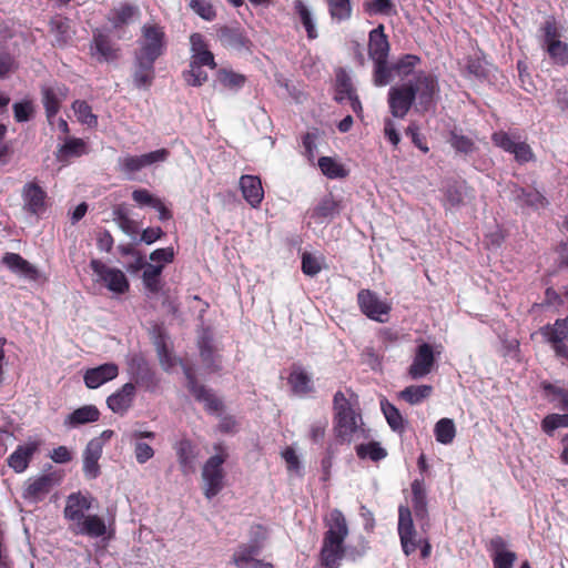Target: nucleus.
<instances>
[{"mask_svg": "<svg viewBox=\"0 0 568 568\" xmlns=\"http://www.w3.org/2000/svg\"><path fill=\"white\" fill-rule=\"evenodd\" d=\"M94 498L89 493L75 491L67 497L63 517L74 535L99 538L105 535L106 525L99 515H85L92 508Z\"/></svg>", "mask_w": 568, "mask_h": 568, "instance_id": "nucleus-1", "label": "nucleus"}, {"mask_svg": "<svg viewBox=\"0 0 568 568\" xmlns=\"http://www.w3.org/2000/svg\"><path fill=\"white\" fill-rule=\"evenodd\" d=\"M325 531L320 550V562L324 568H338L346 556L345 540L349 528L342 510L334 508L324 518Z\"/></svg>", "mask_w": 568, "mask_h": 568, "instance_id": "nucleus-2", "label": "nucleus"}, {"mask_svg": "<svg viewBox=\"0 0 568 568\" xmlns=\"http://www.w3.org/2000/svg\"><path fill=\"white\" fill-rule=\"evenodd\" d=\"M368 57L373 61V83L376 87L389 84L388 57L390 43L384 24H378L368 33Z\"/></svg>", "mask_w": 568, "mask_h": 568, "instance_id": "nucleus-3", "label": "nucleus"}, {"mask_svg": "<svg viewBox=\"0 0 568 568\" xmlns=\"http://www.w3.org/2000/svg\"><path fill=\"white\" fill-rule=\"evenodd\" d=\"M407 83L413 87L416 112L426 113L435 109L440 91L436 75L420 71Z\"/></svg>", "mask_w": 568, "mask_h": 568, "instance_id": "nucleus-4", "label": "nucleus"}, {"mask_svg": "<svg viewBox=\"0 0 568 568\" xmlns=\"http://www.w3.org/2000/svg\"><path fill=\"white\" fill-rule=\"evenodd\" d=\"M213 448L217 454L211 456L205 462L202 469V478L204 480L203 490L207 499H212L223 489L225 474L222 465L227 459V453L223 444H215Z\"/></svg>", "mask_w": 568, "mask_h": 568, "instance_id": "nucleus-5", "label": "nucleus"}, {"mask_svg": "<svg viewBox=\"0 0 568 568\" xmlns=\"http://www.w3.org/2000/svg\"><path fill=\"white\" fill-rule=\"evenodd\" d=\"M166 48L168 39L164 27L159 23H144L134 53L158 60L165 53Z\"/></svg>", "mask_w": 568, "mask_h": 568, "instance_id": "nucleus-6", "label": "nucleus"}, {"mask_svg": "<svg viewBox=\"0 0 568 568\" xmlns=\"http://www.w3.org/2000/svg\"><path fill=\"white\" fill-rule=\"evenodd\" d=\"M90 267L97 276L95 281L104 285L110 292L118 295L129 292V280L120 268L110 267L98 258L90 261Z\"/></svg>", "mask_w": 568, "mask_h": 568, "instance_id": "nucleus-7", "label": "nucleus"}, {"mask_svg": "<svg viewBox=\"0 0 568 568\" xmlns=\"http://www.w3.org/2000/svg\"><path fill=\"white\" fill-rule=\"evenodd\" d=\"M491 141L497 148L513 154L519 164H526L535 160L530 145L526 141H521L518 135L506 131H497L491 134Z\"/></svg>", "mask_w": 568, "mask_h": 568, "instance_id": "nucleus-8", "label": "nucleus"}, {"mask_svg": "<svg viewBox=\"0 0 568 568\" xmlns=\"http://www.w3.org/2000/svg\"><path fill=\"white\" fill-rule=\"evenodd\" d=\"M387 103L394 118L404 119L415 108L413 87L407 82L392 87L387 93Z\"/></svg>", "mask_w": 568, "mask_h": 568, "instance_id": "nucleus-9", "label": "nucleus"}, {"mask_svg": "<svg viewBox=\"0 0 568 568\" xmlns=\"http://www.w3.org/2000/svg\"><path fill=\"white\" fill-rule=\"evenodd\" d=\"M397 530L403 552L406 556H410L418 548L419 539H417V531L413 523L412 510L406 505H400L398 507Z\"/></svg>", "mask_w": 568, "mask_h": 568, "instance_id": "nucleus-10", "label": "nucleus"}, {"mask_svg": "<svg viewBox=\"0 0 568 568\" xmlns=\"http://www.w3.org/2000/svg\"><path fill=\"white\" fill-rule=\"evenodd\" d=\"M252 534L255 537L254 540L250 544L239 545L232 556V562L237 568H247L248 565L256 560L255 557L261 552V541L265 539L266 529L262 525L256 524L252 527Z\"/></svg>", "mask_w": 568, "mask_h": 568, "instance_id": "nucleus-11", "label": "nucleus"}, {"mask_svg": "<svg viewBox=\"0 0 568 568\" xmlns=\"http://www.w3.org/2000/svg\"><path fill=\"white\" fill-rule=\"evenodd\" d=\"M357 304L364 315L379 323L386 322L390 312V305L382 301L375 292L367 288L357 293Z\"/></svg>", "mask_w": 568, "mask_h": 568, "instance_id": "nucleus-12", "label": "nucleus"}, {"mask_svg": "<svg viewBox=\"0 0 568 568\" xmlns=\"http://www.w3.org/2000/svg\"><path fill=\"white\" fill-rule=\"evenodd\" d=\"M40 91L47 120L49 124H52L63 101L67 100L70 89L64 83H55L53 85H42Z\"/></svg>", "mask_w": 568, "mask_h": 568, "instance_id": "nucleus-13", "label": "nucleus"}, {"mask_svg": "<svg viewBox=\"0 0 568 568\" xmlns=\"http://www.w3.org/2000/svg\"><path fill=\"white\" fill-rule=\"evenodd\" d=\"M63 479L61 470H52L41 476L30 479L24 496L33 500H42L54 486L60 485Z\"/></svg>", "mask_w": 568, "mask_h": 568, "instance_id": "nucleus-14", "label": "nucleus"}, {"mask_svg": "<svg viewBox=\"0 0 568 568\" xmlns=\"http://www.w3.org/2000/svg\"><path fill=\"white\" fill-rule=\"evenodd\" d=\"M186 377V386L189 392L194 396L197 402L204 404L209 413H219L223 409V403L217 398L211 389L197 383V379L191 368L184 371Z\"/></svg>", "mask_w": 568, "mask_h": 568, "instance_id": "nucleus-15", "label": "nucleus"}, {"mask_svg": "<svg viewBox=\"0 0 568 568\" xmlns=\"http://www.w3.org/2000/svg\"><path fill=\"white\" fill-rule=\"evenodd\" d=\"M155 61L134 53L132 83L136 89L149 90L155 80Z\"/></svg>", "mask_w": 568, "mask_h": 568, "instance_id": "nucleus-16", "label": "nucleus"}, {"mask_svg": "<svg viewBox=\"0 0 568 568\" xmlns=\"http://www.w3.org/2000/svg\"><path fill=\"white\" fill-rule=\"evenodd\" d=\"M435 355L433 346L428 343H423L417 346L413 362L408 367V375L412 379H419L427 376L434 365Z\"/></svg>", "mask_w": 568, "mask_h": 568, "instance_id": "nucleus-17", "label": "nucleus"}, {"mask_svg": "<svg viewBox=\"0 0 568 568\" xmlns=\"http://www.w3.org/2000/svg\"><path fill=\"white\" fill-rule=\"evenodd\" d=\"M23 209L32 215H40L47 209V192L37 181L28 182L21 191Z\"/></svg>", "mask_w": 568, "mask_h": 568, "instance_id": "nucleus-18", "label": "nucleus"}, {"mask_svg": "<svg viewBox=\"0 0 568 568\" xmlns=\"http://www.w3.org/2000/svg\"><path fill=\"white\" fill-rule=\"evenodd\" d=\"M118 375L119 366L115 363H104L97 367L88 368L83 374V382L88 388L95 389L115 379Z\"/></svg>", "mask_w": 568, "mask_h": 568, "instance_id": "nucleus-19", "label": "nucleus"}, {"mask_svg": "<svg viewBox=\"0 0 568 568\" xmlns=\"http://www.w3.org/2000/svg\"><path fill=\"white\" fill-rule=\"evenodd\" d=\"M190 60L194 64H205L209 69L215 70L217 64L213 52L210 50L209 44L203 34L194 32L190 36Z\"/></svg>", "mask_w": 568, "mask_h": 568, "instance_id": "nucleus-20", "label": "nucleus"}, {"mask_svg": "<svg viewBox=\"0 0 568 568\" xmlns=\"http://www.w3.org/2000/svg\"><path fill=\"white\" fill-rule=\"evenodd\" d=\"M180 469L184 475L195 471V462L199 457L197 446L189 438H182L174 444Z\"/></svg>", "mask_w": 568, "mask_h": 568, "instance_id": "nucleus-21", "label": "nucleus"}, {"mask_svg": "<svg viewBox=\"0 0 568 568\" xmlns=\"http://www.w3.org/2000/svg\"><path fill=\"white\" fill-rule=\"evenodd\" d=\"M134 397L135 385L133 383H126L106 398V405L113 413L122 416L132 406Z\"/></svg>", "mask_w": 568, "mask_h": 568, "instance_id": "nucleus-22", "label": "nucleus"}, {"mask_svg": "<svg viewBox=\"0 0 568 568\" xmlns=\"http://www.w3.org/2000/svg\"><path fill=\"white\" fill-rule=\"evenodd\" d=\"M40 447L39 442H29L24 445H19L14 452H12L8 459V466L16 473H23L28 467Z\"/></svg>", "mask_w": 568, "mask_h": 568, "instance_id": "nucleus-23", "label": "nucleus"}, {"mask_svg": "<svg viewBox=\"0 0 568 568\" xmlns=\"http://www.w3.org/2000/svg\"><path fill=\"white\" fill-rule=\"evenodd\" d=\"M103 449L100 448V443L89 440L82 453V470L88 479H95L101 474L99 460L102 456Z\"/></svg>", "mask_w": 568, "mask_h": 568, "instance_id": "nucleus-24", "label": "nucleus"}, {"mask_svg": "<svg viewBox=\"0 0 568 568\" xmlns=\"http://www.w3.org/2000/svg\"><path fill=\"white\" fill-rule=\"evenodd\" d=\"M359 414L339 415L333 417V432L339 443H349L358 429Z\"/></svg>", "mask_w": 568, "mask_h": 568, "instance_id": "nucleus-25", "label": "nucleus"}, {"mask_svg": "<svg viewBox=\"0 0 568 568\" xmlns=\"http://www.w3.org/2000/svg\"><path fill=\"white\" fill-rule=\"evenodd\" d=\"M216 37L226 49L242 50L250 44V40L240 27L222 26L217 28Z\"/></svg>", "mask_w": 568, "mask_h": 568, "instance_id": "nucleus-26", "label": "nucleus"}, {"mask_svg": "<svg viewBox=\"0 0 568 568\" xmlns=\"http://www.w3.org/2000/svg\"><path fill=\"white\" fill-rule=\"evenodd\" d=\"M1 262L11 272L23 275L30 281H38L40 277L39 270L18 253L7 252Z\"/></svg>", "mask_w": 568, "mask_h": 568, "instance_id": "nucleus-27", "label": "nucleus"}, {"mask_svg": "<svg viewBox=\"0 0 568 568\" xmlns=\"http://www.w3.org/2000/svg\"><path fill=\"white\" fill-rule=\"evenodd\" d=\"M240 187L243 197L252 207H257L264 197V191L260 178L255 175H242L240 179Z\"/></svg>", "mask_w": 568, "mask_h": 568, "instance_id": "nucleus-28", "label": "nucleus"}, {"mask_svg": "<svg viewBox=\"0 0 568 568\" xmlns=\"http://www.w3.org/2000/svg\"><path fill=\"white\" fill-rule=\"evenodd\" d=\"M412 508L418 520L428 519L427 495L423 478H416L410 484Z\"/></svg>", "mask_w": 568, "mask_h": 568, "instance_id": "nucleus-29", "label": "nucleus"}, {"mask_svg": "<svg viewBox=\"0 0 568 568\" xmlns=\"http://www.w3.org/2000/svg\"><path fill=\"white\" fill-rule=\"evenodd\" d=\"M92 49L99 54V61H114L119 58V48L114 47L109 36L101 31L93 32Z\"/></svg>", "mask_w": 568, "mask_h": 568, "instance_id": "nucleus-30", "label": "nucleus"}, {"mask_svg": "<svg viewBox=\"0 0 568 568\" xmlns=\"http://www.w3.org/2000/svg\"><path fill=\"white\" fill-rule=\"evenodd\" d=\"M100 410L94 405H84L74 409L64 419V426L75 428L84 424L98 422Z\"/></svg>", "mask_w": 568, "mask_h": 568, "instance_id": "nucleus-31", "label": "nucleus"}, {"mask_svg": "<svg viewBox=\"0 0 568 568\" xmlns=\"http://www.w3.org/2000/svg\"><path fill=\"white\" fill-rule=\"evenodd\" d=\"M420 61V57L407 53L399 57L394 63H388L389 83L392 82L394 74L400 78L409 77Z\"/></svg>", "mask_w": 568, "mask_h": 568, "instance_id": "nucleus-32", "label": "nucleus"}, {"mask_svg": "<svg viewBox=\"0 0 568 568\" xmlns=\"http://www.w3.org/2000/svg\"><path fill=\"white\" fill-rule=\"evenodd\" d=\"M140 14L139 8L130 3H121L119 7L110 11L108 20L113 29H121L129 24L135 17Z\"/></svg>", "mask_w": 568, "mask_h": 568, "instance_id": "nucleus-33", "label": "nucleus"}, {"mask_svg": "<svg viewBox=\"0 0 568 568\" xmlns=\"http://www.w3.org/2000/svg\"><path fill=\"white\" fill-rule=\"evenodd\" d=\"M49 31L54 37V45H65L71 39V26L69 18L60 14L52 17L49 21Z\"/></svg>", "mask_w": 568, "mask_h": 568, "instance_id": "nucleus-34", "label": "nucleus"}, {"mask_svg": "<svg viewBox=\"0 0 568 568\" xmlns=\"http://www.w3.org/2000/svg\"><path fill=\"white\" fill-rule=\"evenodd\" d=\"M341 211V202L335 200L332 194L324 196L312 211V219L322 223L326 219H333Z\"/></svg>", "mask_w": 568, "mask_h": 568, "instance_id": "nucleus-35", "label": "nucleus"}, {"mask_svg": "<svg viewBox=\"0 0 568 568\" xmlns=\"http://www.w3.org/2000/svg\"><path fill=\"white\" fill-rule=\"evenodd\" d=\"M433 394L430 385H410L398 393V398L409 405H418Z\"/></svg>", "mask_w": 568, "mask_h": 568, "instance_id": "nucleus-36", "label": "nucleus"}, {"mask_svg": "<svg viewBox=\"0 0 568 568\" xmlns=\"http://www.w3.org/2000/svg\"><path fill=\"white\" fill-rule=\"evenodd\" d=\"M540 332L551 345L565 341L568 337V317L556 320L554 325L548 324Z\"/></svg>", "mask_w": 568, "mask_h": 568, "instance_id": "nucleus-37", "label": "nucleus"}, {"mask_svg": "<svg viewBox=\"0 0 568 568\" xmlns=\"http://www.w3.org/2000/svg\"><path fill=\"white\" fill-rule=\"evenodd\" d=\"M288 384L296 394H308L313 390L312 379L301 367L294 366L290 376Z\"/></svg>", "mask_w": 568, "mask_h": 568, "instance_id": "nucleus-38", "label": "nucleus"}, {"mask_svg": "<svg viewBox=\"0 0 568 568\" xmlns=\"http://www.w3.org/2000/svg\"><path fill=\"white\" fill-rule=\"evenodd\" d=\"M381 409L392 430L399 434L404 433L406 422L399 409L387 399L381 402Z\"/></svg>", "mask_w": 568, "mask_h": 568, "instance_id": "nucleus-39", "label": "nucleus"}, {"mask_svg": "<svg viewBox=\"0 0 568 568\" xmlns=\"http://www.w3.org/2000/svg\"><path fill=\"white\" fill-rule=\"evenodd\" d=\"M217 82L225 89L236 91L244 87L246 77L229 69H219L216 72Z\"/></svg>", "mask_w": 568, "mask_h": 568, "instance_id": "nucleus-40", "label": "nucleus"}, {"mask_svg": "<svg viewBox=\"0 0 568 568\" xmlns=\"http://www.w3.org/2000/svg\"><path fill=\"white\" fill-rule=\"evenodd\" d=\"M318 168L328 179H344L348 175L345 166L331 156H321L318 159Z\"/></svg>", "mask_w": 568, "mask_h": 568, "instance_id": "nucleus-41", "label": "nucleus"}, {"mask_svg": "<svg viewBox=\"0 0 568 568\" xmlns=\"http://www.w3.org/2000/svg\"><path fill=\"white\" fill-rule=\"evenodd\" d=\"M163 265L146 264L142 274V280L145 288L156 294L161 290V274Z\"/></svg>", "mask_w": 568, "mask_h": 568, "instance_id": "nucleus-42", "label": "nucleus"}, {"mask_svg": "<svg viewBox=\"0 0 568 568\" xmlns=\"http://www.w3.org/2000/svg\"><path fill=\"white\" fill-rule=\"evenodd\" d=\"M448 143L457 153L465 155L471 154L477 150L476 143L471 138L456 130L449 132Z\"/></svg>", "mask_w": 568, "mask_h": 568, "instance_id": "nucleus-43", "label": "nucleus"}, {"mask_svg": "<svg viewBox=\"0 0 568 568\" xmlns=\"http://www.w3.org/2000/svg\"><path fill=\"white\" fill-rule=\"evenodd\" d=\"M78 121L89 128L98 126V116L92 112V108L84 100H75L71 105Z\"/></svg>", "mask_w": 568, "mask_h": 568, "instance_id": "nucleus-44", "label": "nucleus"}, {"mask_svg": "<svg viewBox=\"0 0 568 568\" xmlns=\"http://www.w3.org/2000/svg\"><path fill=\"white\" fill-rule=\"evenodd\" d=\"M356 455L359 459H371L379 462L387 456V450L381 446L378 442L372 440L367 444H359L356 446Z\"/></svg>", "mask_w": 568, "mask_h": 568, "instance_id": "nucleus-45", "label": "nucleus"}, {"mask_svg": "<svg viewBox=\"0 0 568 568\" xmlns=\"http://www.w3.org/2000/svg\"><path fill=\"white\" fill-rule=\"evenodd\" d=\"M206 67L205 64H194L192 60H190L189 69L182 72V78L185 83L190 87H202L207 80L209 75L202 68Z\"/></svg>", "mask_w": 568, "mask_h": 568, "instance_id": "nucleus-46", "label": "nucleus"}, {"mask_svg": "<svg viewBox=\"0 0 568 568\" xmlns=\"http://www.w3.org/2000/svg\"><path fill=\"white\" fill-rule=\"evenodd\" d=\"M436 440L440 444L448 445L453 443L456 436V427L450 418L439 419L434 428Z\"/></svg>", "mask_w": 568, "mask_h": 568, "instance_id": "nucleus-47", "label": "nucleus"}, {"mask_svg": "<svg viewBox=\"0 0 568 568\" xmlns=\"http://www.w3.org/2000/svg\"><path fill=\"white\" fill-rule=\"evenodd\" d=\"M364 11L368 16H393L396 14V8L392 0H366L363 3Z\"/></svg>", "mask_w": 568, "mask_h": 568, "instance_id": "nucleus-48", "label": "nucleus"}, {"mask_svg": "<svg viewBox=\"0 0 568 568\" xmlns=\"http://www.w3.org/2000/svg\"><path fill=\"white\" fill-rule=\"evenodd\" d=\"M329 16L338 22L346 21L352 17L351 0H326Z\"/></svg>", "mask_w": 568, "mask_h": 568, "instance_id": "nucleus-49", "label": "nucleus"}, {"mask_svg": "<svg viewBox=\"0 0 568 568\" xmlns=\"http://www.w3.org/2000/svg\"><path fill=\"white\" fill-rule=\"evenodd\" d=\"M113 220L118 223L119 227L129 235H133L138 232L136 223L133 221L128 213V210L123 204H119L113 207L112 211Z\"/></svg>", "mask_w": 568, "mask_h": 568, "instance_id": "nucleus-50", "label": "nucleus"}, {"mask_svg": "<svg viewBox=\"0 0 568 568\" xmlns=\"http://www.w3.org/2000/svg\"><path fill=\"white\" fill-rule=\"evenodd\" d=\"M554 64L566 67L568 64V43L564 41L552 42L545 47Z\"/></svg>", "mask_w": 568, "mask_h": 568, "instance_id": "nucleus-51", "label": "nucleus"}, {"mask_svg": "<svg viewBox=\"0 0 568 568\" xmlns=\"http://www.w3.org/2000/svg\"><path fill=\"white\" fill-rule=\"evenodd\" d=\"M85 143L78 138H71L59 148L58 159L63 160L70 156H80L84 153Z\"/></svg>", "mask_w": 568, "mask_h": 568, "instance_id": "nucleus-52", "label": "nucleus"}, {"mask_svg": "<svg viewBox=\"0 0 568 568\" xmlns=\"http://www.w3.org/2000/svg\"><path fill=\"white\" fill-rule=\"evenodd\" d=\"M540 31L542 32L544 48L549 45V43L561 41V33L554 17H548L545 20L540 27Z\"/></svg>", "mask_w": 568, "mask_h": 568, "instance_id": "nucleus-53", "label": "nucleus"}, {"mask_svg": "<svg viewBox=\"0 0 568 568\" xmlns=\"http://www.w3.org/2000/svg\"><path fill=\"white\" fill-rule=\"evenodd\" d=\"M295 10L298 13L301 21L307 32L308 39L317 38V31L315 29L312 16L307 7L301 1H295Z\"/></svg>", "mask_w": 568, "mask_h": 568, "instance_id": "nucleus-54", "label": "nucleus"}, {"mask_svg": "<svg viewBox=\"0 0 568 568\" xmlns=\"http://www.w3.org/2000/svg\"><path fill=\"white\" fill-rule=\"evenodd\" d=\"M189 6L205 21H213L216 18V10L210 0H191Z\"/></svg>", "mask_w": 568, "mask_h": 568, "instance_id": "nucleus-55", "label": "nucleus"}, {"mask_svg": "<svg viewBox=\"0 0 568 568\" xmlns=\"http://www.w3.org/2000/svg\"><path fill=\"white\" fill-rule=\"evenodd\" d=\"M14 120L19 123L28 122L34 114V104L31 100L16 102L12 106Z\"/></svg>", "mask_w": 568, "mask_h": 568, "instance_id": "nucleus-56", "label": "nucleus"}, {"mask_svg": "<svg viewBox=\"0 0 568 568\" xmlns=\"http://www.w3.org/2000/svg\"><path fill=\"white\" fill-rule=\"evenodd\" d=\"M518 197L528 206L534 209L545 207L548 204L547 199L537 190L527 191L520 189Z\"/></svg>", "mask_w": 568, "mask_h": 568, "instance_id": "nucleus-57", "label": "nucleus"}, {"mask_svg": "<svg viewBox=\"0 0 568 568\" xmlns=\"http://www.w3.org/2000/svg\"><path fill=\"white\" fill-rule=\"evenodd\" d=\"M119 171L124 173L129 179L142 170L139 155H125L119 159Z\"/></svg>", "mask_w": 568, "mask_h": 568, "instance_id": "nucleus-58", "label": "nucleus"}, {"mask_svg": "<svg viewBox=\"0 0 568 568\" xmlns=\"http://www.w3.org/2000/svg\"><path fill=\"white\" fill-rule=\"evenodd\" d=\"M334 416L356 414L345 393L337 390L333 398Z\"/></svg>", "mask_w": 568, "mask_h": 568, "instance_id": "nucleus-59", "label": "nucleus"}, {"mask_svg": "<svg viewBox=\"0 0 568 568\" xmlns=\"http://www.w3.org/2000/svg\"><path fill=\"white\" fill-rule=\"evenodd\" d=\"M560 427H568V414H549L541 422V428L547 434Z\"/></svg>", "mask_w": 568, "mask_h": 568, "instance_id": "nucleus-60", "label": "nucleus"}, {"mask_svg": "<svg viewBox=\"0 0 568 568\" xmlns=\"http://www.w3.org/2000/svg\"><path fill=\"white\" fill-rule=\"evenodd\" d=\"M135 382L136 384L146 388H153L156 386L154 372L148 366L146 363L143 362L138 365Z\"/></svg>", "mask_w": 568, "mask_h": 568, "instance_id": "nucleus-61", "label": "nucleus"}, {"mask_svg": "<svg viewBox=\"0 0 568 568\" xmlns=\"http://www.w3.org/2000/svg\"><path fill=\"white\" fill-rule=\"evenodd\" d=\"M406 135L412 139V143L419 149L423 153H428L429 148L426 138L420 133L419 126L412 122L405 130Z\"/></svg>", "mask_w": 568, "mask_h": 568, "instance_id": "nucleus-62", "label": "nucleus"}, {"mask_svg": "<svg viewBox=\"0 0 568 568\" xmlns=\"http://www.w3.org/2000/svg\"><path fill=\"white\" fill-rule=\"evenodd\" d=\"M170 151L168 149H159L149 153L139 155L141 166L146 168L154 163L164 162L169 159Z\"/></svg>", "mask_w": 568, "mask_h": 568, "instance_id": "nucleus-63", "label": "nucleus"}, {"mask_svg": "<svg viewBox=\"0 0 568 568\" xmlns=\"http://www.w3.org/2000/svg\"><path fill=\"white\" fill-rule=\"evenodd\" d=\"M302 271L307 276H315L322 271V264L317 257L308 252L302 254Z\"/></svg>", "mask_w": 568, "mask_h": 568, "instance_id": "nucleus-64", "label": "nucleus"}]
</instances>
